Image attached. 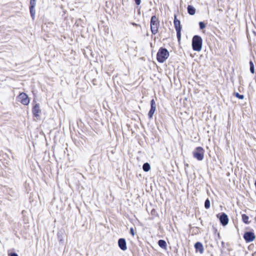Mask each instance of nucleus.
<instances>
[{
  "label": "nucleus",
  "instance_id": "f257e3e1",
  "mask_svg": "<svg viewBox=\"0 0 256 256\" xmlns=\"http://www.w3.org/2000/svg\"><path fill=\"white\" fill-rule=\"evenodd\" d=\"M202 40L200 36H194L192 40V47L194 50L200 52L202 48Z\"/></svg>",
  "mask_w": 256,
  "mask_h": 256
},
{
  "label": "nucleus",
  "instance_id": "f03ea898",
  "mask_svg": "<svg viewBox=\"0 0 256 256\" xmlns=\"http://www.w3.org/2000/svg\"><path fill=\"white\" fill-rule=\"evenodd\" d=\"M169 52L166 48H160L159 49L156 58L160 62H164L168 57Z\"/></svg>",
  "mask_w": 256,
  "mask_h": 256
},
{
  "label": "nucleus",
  "instance_id": "7ed1b4c3",
  "mask_svg": "<svg viewBox=\"0 0 256 256\" xmlns=\"http://www.w3.org/2000/svg\"><path fill=\"white\" fill-rule=\"evenodd\" d=\"M159 22L156 16H153L150 20V30L152 34H155L158 32Z\"/></svg>",
  "mask_w": 256,
  "mask_h": 256
},
{
  "label": "nucleus",
  "instance_id": "20e7f679",
  "mask_svg": "<svg viewBox=\"0 0 256 256\" xmlns=\"http://www.w3.org/2000/svg\"><path fill=\"white\" fill-rule=\"evenodd\" d=\"M204 150L200 146L196 148L192 152L194 157L198 160H202L204 158Z\"/></svg>",
  "mask_w": 256,
  "mask_h": 256
},
{
  "label": "nucleus",
  "instance_id": "39448f33",
  "mask_svg": "<svg viewBox=\"0 0 256 256\" xmlns=\"http://www.w3.org/2000/svg\"><path fill=\"white\" fill-rule=\"evenodd\" d=\"M17 100L24 105H28L30 103V99L28 95L24 92L20 93L17 97Z\"/></svg>",
  "mask_w": 256,
  "mask_h": 256
},
{
  "label": "nucleus",
  "instance_id": "423d86ee",
  "mask_svg": "<svg viewBox=\"0 0 256 256\" xmlns=\"http://www.w3.org/2000/svg\"><path fill=\"white\" fill-rule=\"evenodd\" d=\"M174 28H175L176 30V32L177 38H178V40H180V36H181L180 32H181L182 28H181V26H180V22L179 20H178L176 18V16H174Z\"/></svg>",
  "mask_w": 256,
  "mask_h": 256
},
{
  "label": "nucleus",
  "instance_id": "0eeeda50",
  "mask_svg": "<svg viewBox=\"0 0 256 256\" xmlns=\"http://www.w3.org/2000/svg\"><path fill=\"white\" fill-rule=\"evenodd\" d=\"M219 217L220 220L223 226H226L228 222V218L227 215L224 213L217 215Z\"/></svg>",
  "mask_w": 256,
  "mask_h": 256
},
{
  "label": "nucleus",
  "instance_id": "6e6552de",
  "mask_svg": "<svg viewBox=\"0 0 256 256\" xmlns=\"http://www.w3.org/2000/svg\"><path fill=\"white\" fill-rule=\"evenodd\" d=\"M244 238L246 242H250L254 240L255 236L252 232H246L244 234Z\"/></svg>",
  "mask_w": 256,
  "mask_h": 256
},
{
  "label": "nucleus",
  "instance_id": "1a4fd4ad",
  "mask_svg": "<svg viewBox=\"0 0 256 256\" xmlns=\"http://www.w3.org/2000/svg\"><path fill=\"white\" fill-rule=\"evenodd\" d=\"M118 244L122 250H126L127 249L126 240L124 238H120L118 241Z\"/></svg>",
  "mask_w": 256,
  "mask_h": 256
},
{
  "label": "nucleus",
  "instance_id": "9d476101",
  "mask_svg": "<svg viewBox=\"0 0 256 256\" xmlns=\"http://www.w3.org/2000/svg\"><path fill=\"white\" fill-rule=\"evenodd\" d=\"M194 248L196 252H199L200 254H202L204 250V246L200 242H197L194 244Z\"/></svg>",
  "mask_w": 256,
  "mask_h": 256
},
{
  "label": "nucleus",
  "instance_id": "9b49d317",
  "mask_svg": "<svg viewBox=\"0 0 256 256\" xmlns=\"http://www.w3.org/2000/svg\"><path fill=\"white\" fill-rule=\"evenodd\" d=\"M40 112V107L38 104H36L33 108L32 113L34 116H38Z\"/></svg>",
  "mask_w": 256,
  "mask_h": 256
},
{
  "label": "nucleus",
  "instance_id": "f8f14e48",
  "mask_svg": "<svg viewBox=\"0 0 256 256\" xmlns=\"http://www.w3.org/2000/svg\"><path fill=\"white\" fill-rule=\"evenodd\" d=\"M188 14L190 15H194L196 13L195 8L192 6H188Z\"/></svg>",
  "mask_w": 256,
  "mask_h": 256
},
{
  "label": "nucleus",
  "instance_id": "ddd939ff",
  "mask_svg": "<svg viewBox=\"0 0 256 256\" xmlns=\"http://www.w3.org/2000/svg\"><path fill=\"white\" fill-rule=\"evenodd\" d=\"M158 244L160 248L165 250L166 248V243L164 240H160L158 242Z\"/></svg>",
  "mask_w": 256,
  "mask_h": 256
},
{
  "label": "nucleus",
  "instance_id": "4468645a",
  "mask_svg": "<svg viewBox=\"0 0 256 256\" xmlns=\"http://www.w3.org/2000/svg\"><path fill=\"white\" fill-rule=\"evenodd\" d=\"M242 222L244 223H245L246 224H250V222L248 221L249 218L248 216H246L245 214H242Z\"/></svg>",
  "mask_w": 256,
  "mask_h": 256
},
{
  "label": "nucleus",
  "instance_id": "2eb2a0df",
  "mask_svg": "<svg viewBox=\"0 0 256 256\" xmlns=\"http://www.w3.org/2000/svg\"><path fill=\"white\" fill-rule=\"evenodd\" d=\"M142 168L144 172H148L150 169V166L148 163H144L142 166Z\"/></svg>",
  "mask_w": 256,
  "mask_h": 256
},
{
  "label": "nucleus",
  "instance_id": "dca6fc26",
  "mask_svg": "<svg viewBox=\"0 0 256 256\" xmlns=\"http://www.w3.org/2000/svg\"><path fill=\"white\" fill-rule=\"evenodd\" d=\"M156 106L151 107L150 110L149 111V112H148V116H149L150 118H152L154 112L156 111Z\"/></svg>",
  "mask_w": 256,
  "mask_h": 256
},
{
  "label": "nucleus",
  "instance_id": "f3484780",
  "mask_svg": "<svg viewBox=\"0 0 256 256\" xmlns=\"http://www.w3.org/2000/svg\"><path fill=\"white\" fill-rule=\"evenodd\" d=\"M34 8L30 7V14L33 19L34 18L35 15V10Z\"/></svg>",
  "mask_w": 256,
  "mask_h": 256
},
{
  "label": "nucleus",
  "instance_id": "a211bd4d",
  "mask_svg": "<svg viewBox=\"0 0 256 256\" xmlns=\"http://www.w3.org/2000/svg\"><path fill=\"white\" fill-rule=\"evenodd\" d=\"M204 207L206 208V209H208L210 208V200L207 199L206 201H205V202H204Z\"/></svg>",
  "mask_w": 256,
  "mask_h": 256
},
{
  "label": "nucleus",
  "instance_id": "6ab92c4d",
  "mask_svg": "<svg viewBox=\"0 0 256 256\" xmlns=\"http://www.w3.org/2000/svg\"><path fill=\"white\" fill-rule=\"evenodd\" d=\"M36 0H30V7L34 8L36 6Z\"/></svg>",
  "mask_w": 256,
  "mask_h": 256
},
{
  "label": "nucleus",
  "instance_id": "aec40b11",
  "mask_svg": "<svg viewBox=\"0 0 256 256\" xmlns=\"http://www.w3.org/2000/svg\"><path fill=\"white\" fill-rule=\"evenodd\" d=\"M235 96L236 98H238L239 99L242 100L244 98V96L243 95L240 94L238 92L235 94Z\"/></svg>",
  "mask_w": 256,
  "mask_h": 256
},
{
  "label": "nucleus",
  "instance_id": "412c9836",
  "mask_svg": "<svg viewBox=\"0 0 256 256\" xmlns=\"http://www.w3.org/2000/svg\"><path fill=\"white\" fill-rule=\"evenodd\" d=\"M200 28L201 30L204 28L206 27L205 24L203 22H199Z\"/></svg>",
  "mask_w": 256,
  "mask_h": 256
},
{
  "label": "nucleus",
  "instance_id": "4be33fe9",
  "mask_svg": "<svg viewBox=\"0 0 256 256\" xmlns=\"http://www.w3.org/2000/svg\"><path fill=\"white\" fill-rule=\"evenodd\" d=\"M151 107L156 106L155 101L152 99L150 102Z\"/></svg>",
  "mask_w": 256,
  "mask_h": 256
},
{
  "label": "nucleus",
  "instance_id": "5701e85b",
  "mask_svg": "<svg viewBox=\"0 0 256 256\" xmlns=\"http://www.w3.org/2000/svg\"><path fill=\"white\" fill-rule=\"evenodd\" d=\"M130 232L133 236L134 235V232L133 228H130Z\"/></svg>",
  "mask_w": 256,
  "mask_h": 256
},
{
  "label": "nucleus",
  "instance_id": "b1692460",
  "mask_svg": "<svg viewBox=\"0 0 256 256\" xmlns=\"http://www.w3.org/2000/svg\"><path fill=\"white\" fill-rule=\"evenodd\" d=\"M8 256H18L16 254V253H9Z\"/></svg>",
  "mask_w": 256,
  "mask_h": 256
},
{
  "label": "nucleus",
  "instance_id": "393cba45",
  "mask_svg": "<svg viewBox=\"0 0 256 256\" xmlns=\"http://www.w3.org/2000/svg\"><path fill=\"white\" fill-rule=\"evenodd\" d=\"M250 72L252 73V74H254V66H250Z\"/></svg>",
  "mask_w": 256,
  "mask_h": 256
},
{
  "label": "nucleus",
  "instance_id": "a878e982",
  "mask_svg": "<svg viewBox=\"0 0 256 256\" xmlns=\"http://www.w3.org/2000/svg\"><path fill=\"white\" fill-rule=\"evenodd\" d=\"M136 4L137 5H139L140 4L141 0H134Z\"/></svg>",
  "mask_w": 256,
  "mask_h": 256
},
{
  "label": "nucleus",
  "instance_id": "bb28decb",
  "mask_svg": "<svg viewBox=\"0 0 256 256\" xmlns=\"http://www.w3.org/2000/svg\"><path fill=\"white\" fill-rule=\"evenodd\" d=\"M250 66H252V67L254 66V64L253 62L252 61L250 62Z\"/></svg>",
  "mask_w": 256,
  "mask_h": 256
},
{
  "label": "nucleus",
  "instance_id": "cd10ccee",
  "mask_svg": "<svg viewBox=\"0 0 256 256\" xmlns=\"http://www.w3.org/2000/svg\"><path fill=\"white\" fill-rule=\"evenodd\" d=\"M255 220H256V218H255Z\"/></svg>",
  "mask_w": 256,
  "mask_h": 256
}]
</instances>
